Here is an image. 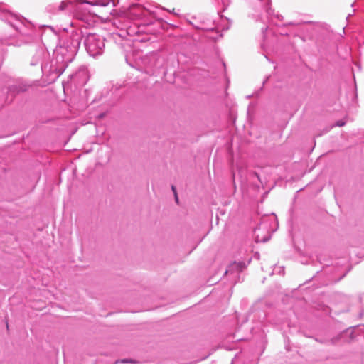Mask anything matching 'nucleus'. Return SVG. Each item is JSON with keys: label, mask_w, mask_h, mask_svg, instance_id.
<instances>
[{"label": "nucleus", "mask_w": 364, "mask_h": 364, "mask_svg": "<svg viewBox=\"0 0 364 364\" xmlns=\"http://www.w3.org/2000/svg\"><path fill=\"white\" fill-rule=\"evenodd\" d=\"M82 32L73 33L70 38L55 50L56 62L61 65L56 68L58 75H60L68 63L72 62L80 46Z\"/></svg>", "instance_id": "f257e3e1"}, {"label": "nucleus", "mask_w": 364, "mask_h": 364, "mask_svg": "<svg viewBox=\"0 0 364 364\" xmlns=\"http://www.w3.org/2000/svg\"><path fill=\"white\" fill-rule=\"evenodd\" d=\"M84 46L90 56L96 57L103 53L104 39L95 33H87L84 41Z\"/></svg>", "instance_id": "f03ea898"}, {"label": "nucleus", "mask_w": 364, "mask_h": 364, "mask_svg": "<svg viewBox=\"0 0 364 364\" xmlns=\"http://www.w3.org/2000/svg\"><path fill=\"white\" fill-rule=\"evenodd\" d=\"M127 16L132 20H144V23L149 25L153 22L152 16L154 13L140 4H133L128 8Z\"/></svg>", "instance_id": "7ed1b4c3"}, {"label": "nucleus", "mask_w": 364, "mask_h": 364, "mask_svg": "<svg viewBox=\"0 0 364 364\" xmlns=\"http://www.w3.org/2000/svg\"><path fill=\"white\" fill-rule=\"evenodd\" d=\"M0 18L8 22L13 28L20 31L19 25L23 24V18L11 13L6 9V6L0 4Z\"/></svg>", "instance_id": "20e7f679"}, {"label": "nucleus", "mask_w": 364, "mask_h": 364, "mask_svg": "<svg viewBox=\"0 0 364 364\" xmlns=\"http://www.w3.org/2000/svg\"><path fill=\"white\" fill-rule=\"evenodd\" d=\"M75 4L70 1H63L58 4H50L46 9L53 14H71L75 9Z\"/></svg>", "instance_id": "39448f33"}, {"label": "nucleus", "mask_w": 364, "mask_h": 364, "mask_svg": "<svg viewBox=\"0 0 364 364\" xmlns=\"http://www.w3.org/2000/svg\"><path fill=\"white\" fill-rule=\"evenodd\" d=\"M159 59L156 54L150 53L146 55L141 59V63L145 72L149 75L155 73V69L159 66Z\"/></svg>", "instance_id": "423d86ee"}, {"label": "nucleus", "mask_w": 364, "mask_h": 364, "mask_svg": "<svg viewBox=\"0 0 364 364\" xmlns=\"http://www.w3.org/2000/svg\"><path fill=\"white\" fill-rule=\"evenodd\" d=\"M86 4L92 5V6H106L109 4L110 2H113L112 0H85Z\"/></svg>", "instance_id": "0eeeda50"}, {"label": "nucleus", "mask_w": 364, "mask_h": 364, "mask_svg": "<svg viewBox=\"0 0 364 364\" xmlns=\"http://www.w3.org/2000/svg\"><path fill=\"white\" fill-rule=\"evenodd\" d=\"M81 75H84L85 77H86V70L85 69L80 70L76 73L71 75L70 77H71V79L75 80V79H77Z\"/></svg>", "instance_id": "6e6552de"}, {"label": "nucleus", "mask_w": 364, "mask_h": 364, "mask_svg": "<svg viewBox=\"0 0 364 364\" xmlns=\"http://www.w3.org/2000/svg\"><path fill=\"white\" fill-rule=\"evenodd\" d=\"M43 53V51L42 50H40L37 52L36 56L35 57L36 58V60H35L33 61V63H31L32 65H35L38 63V61H39L40 58H41Z\"/></svg>", "instance_id": "1a4fd4ad"}, {"label": "nucleus", "mask_w": 364, "mask_h": 364, "mask_svg": "<svg viewBox=\"0 0 364 364\" xmlns=\"http://www.w3.org/2000/svg\"><path fill=\"white\" fill-rule=\"evenodd\" d=\"M126 29H127V33L129 36H133L138 32V31H136L134 30V28H132L131 26L127 27Z\"/></svg>", "instance_id": "9d476101"}, {"label": "nucleus", "mask_w": 364, "mask_h": 364, "mask_svg": "<svg viewBox=\"0 0 364 364\" xmlns=\"http://www.w3.org/2000/svg\"><path fill=\"white\" fill-rule=\"evenodd\" d=\"M232 268L236 267V268H237V269L238 271H242V268L244 267V263H242V262H240V263H238V264H236V263H235V264H234L232 266Z\"/></svg>", "instance_id": "9b49d317"}, {"label": "nucleus", "mask_w": 364, "mask_h": 364, "mask_svg": "<svg viewBox=\"0 0 364 364\" xmlns=\"http://www.w3.org/2000/svg\"><path fill=\"white\" fill-rule=\"evenodd\" d=\"M255 240H256L257 242H267V241L269 240V237H264V238H259V235H257L255 236Z\"/></svg>", "instance_id": "f8f14e48"}, {"label": "nucleus", "mask_w": 364, "mask_h": 364, "mask_svg": "<svg viewBox=\"0 0 364 364\" xmlns=\"http://www.w3.org/2000/svg\"><path fill=\"white\" fill-rule=\"evenodd\" d=\"M172 191L174 193L175 199H176V203H178V196H177V193H176V188L173 186H172Z\"/></svg>", "instance_id": "ddd939ff"}, {"label": "nucleus", "mask_w": 364, "mask_h": 364, "mask_svg": "<svg viewBox=\"0 0 364 364\" xmlns=\"http://www.w3.org/2000/svg\"><path fill=\"white\" fill-rule=\"evenodd\" d=\"M266 11H267L268 16H271L272 15L273 11H272L270 7L267 6L266 9Z\"/></svg>", "instance_id": "4468645a"}, {"label": "nucleus", "mask_w": 364, "mask_h": 364, "mask_svg": "<svg viewBox=\"0 0 364 364\" xmlns=\"http://www.w3.org/2000/svg\"><path fill=\"white\" fill-rule=\"evenodd\" d=\"M345 124V122H343V121H338L336 122V125L338 126V127H342Z\"/></svg>", "instance_id": "2eb2a0df"}, {"label": "nucleus", "mask_w": 364, "mask_h": 364, "mask_svg": "<svg viewBox=\"0 0 364 364\" xmlns=\"http://www.w3.org/2000/svg\"><path fill=\"white\" fill-rule=\"evenodd\" d=\"M275 17H276L278 20H279V21H282V18H283L282 16H281V15H279V14H277V15H275Z\"/></svg>", "instance_id": "dca6fc26"}, {"label": "nucleus", "mask_w": 364, "mask_h": 364, "mask_svg": "<svg viewBox=\"0 0 364 364\" xmlns=\"http://www.w3.org/2000/svg\"><path fill=\"white\" fill-rule=\"evenodd\" d=\"M122 363H129V361H128V360L124 359V360H122Z\"/></svg>", "instance_id": "f3484780"}, {"label": "nucleus", "mask_w": 364, "mask_h": 364, "mask_svg": "<svg viewBox=\"0 0 364 364\" xmlns=\"http://www.w3.org/2000/svg\"><path fill=\"white\" fill-rule=\"evenodd\" d=\"M104 115H105V114H104V113L100 114L99 115V118H102V117H104Z\"/></svg>", "instance_id": "a211bd4d"}, {"label": "nucleus", "mask_w": 364, "mask_h": 364, "mask_svg": "<svg viewBox=\"0 0 364 364\" xmlns=\"http://www.w3.org/2000/svg\"><path fill=\"white\" fill-rule=\"evenodd\" d=\"M259 229H260V227L255 228V232H256V231L259 230Z\"/></svg>", "instance_id": "6ab92c4d"}, {"label": "nucleus", "mask_w": 364, "mask_h": 364, "mask_svg": "<svg viewBox=\"0 0 364 364\" xmlns=\"http://www.w3.org/2000/svg\"><path fill=\"white\" fill-rule=\"evenodd\" d=\"M222 1H223V4H225L223 0H222Z\"/></svg>", "instance_id": "aec40b11"}]
</instances>
